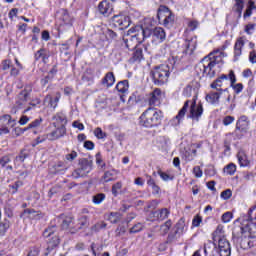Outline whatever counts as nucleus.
<instances>
[{"label": "nucleus", "instance_id": "5701e85b", "mask_svg": "<svg viewBox=\"0 0 256 256\" xmlns=\"http://www.w3.org/2000/svg\"><path fill=\"white\" fill-rule=\"evenodd\" d=\"M57 15H59V19L60 21H63L64 25H71V23L73 22V19L69 15V12L67 11V9H63V8L60 9L57 12Z\"/></svg>", "mask_w": 256, "mask_h": 256}, {"label": "nucleus", "instance_id": "dca6fc26", "mask_svg": "<svg viewBox=\"0 0 256 256\" xmlns=\"http://www.w3.org/2000/svg\"><path fill=\"white\" fill-rule=\"evenodd\" d=\"M247 129H249V118L242 115L237 120L235 133H237V131H240V133H247Z\"/></svg>", "mask_w": 256, "mask_h": 256}, {"label": "nucleus", "instance_id": "864d4df0", "mask_svg": "<svg viewBox=\"0 0 256 256\" xmlns=\"http://www.w3.org/2000/svg\"><path fill=\"white\" fill-rule=\"evenodd\" d=\"M41 123H43L42 118L35 119L33 122H31L28 125V129H37V127H39V125H41Z\"/></svg>", "mask_w": 256, "mask_h": 256}, {"label": "nucleus", "instance_id": "f3484780", "mask_svg": "<svg viewBox=\"0 0 256 256\" xmlns=\"http://www.w3.org/2000/svg\"><path fill=\"white\" fill-rule=\"evenodd\" d=\"M143 49L147 51V46H143L141 43L135 45V51L130 59L132 63H141V60L143 59Z\"/></svg>", "mask_w": 256, "mask_h": 256}, {"label": "nucleus", "instance_id": "ea45409f", "mask_svg": "<svg viewBox=\"0 0 256 256\" xmlns=\"http://www.w3.org/2000/svg\"><path fill=\"white\" fill-rule=\"evenodd\" d=\"M237 158L240 164V167H247L249 165V160H247V155L244 152H239Z\"/></svg>", "mask_w": 256, "mask_h": 256}, {"label": "nucleus", "instance_id": "473e14b6", "mask_svg": "<svg viewBox=\"0 0 256 256\" xmlns=\"http://www.w3.org/2000/svg\"><path fill=\"white\" fill-rule=\"evenodd\" d=\"M116 89L118 93H122V95H125V93H128L129 91V80H123L117 83Z\"/></svg>", "mask_w": 256, "mask_h": 256}, {"label": "nucleus", "instance_id": "052dcab7", "mask_svg": "<svg viewBox=\"0 0 256 256\" xmlns=\"http://www.w3.org/2000/svg\"><path fill=\"white\" fill-rule=\"evenodd\" d=\"M7 229H9V222L0 223V235H5Z\"/></svg>", "mask_w": 256, "mask_h": 256}, {"label": "nucleus", "instance_id": "3c124183", "mask_svg": "<svg viewBox=\"0 0 256 256\" xmlns=\"http://www.w3.org/2000/svg\"><path fill=\"white\" fill-rule=\"evenodd\" d=\"M2 71H8V69H11L13 67V62L9 59L2 61L1 64Z\"/></svg>", "mask_w": 256, "mask_h": 256}, {"label": "nucleus", "instance_id": "09e8293b", "mask_svg": "<svg viewBox=\"0 0 256 256\" xmlns=\"http://www.w3.org/2000/svg\"><path fill=\"white\" fill-rule=\"evenodd\" d=\"M76 157H78L77 151L72 150L70 153L65 155V160L69 161V163L75 161Z\"/></svg>", "mask_w": 256, "mask_h": 256}, {"label": "nucleus", "instance_id": "8fccbe9b", "mask_svg": "<svg viewBox=\"0 0 256 256\" xmlns=\"http://www.w3.org/2000/svg\"><path fill=\"white\" fill-rule=\"evenodd\" d=\"M232 219H233V213L231 212H225L221 217L222 223H229Z\"/></svg>", "mask_w": 256, "mask_h": 256}, {"label": "nucleus", "instance_id": "79ce46f5", "mask_svg": "<svg viewBox=\"0 0 256 256\" xmlns=\"http://www.w3.org/2000/svg\"><path fill=\"white\" fill-rule=\"evenodd\" d=\"M103 201H105L104 193H98V194L94 195L92 198V202L94 203V205H101V203H103Z\"/></svg>", "mask_w": 256, "mask_h": 256}, {"label": "nucleus", "instance_id": "de8ad7c7", "mask_svg": "<svg viewBox=\"0 0 256 256\" xmlns=\"http://www.w3.org/2000/svg\"><path fill=\"white\" fill-rule=\"evenodd\" d=\"M71 223H73V217L71 216L65 217V219L62 221V228L69 229L71 227Z\"/></svg>", "mask_w": 256, "mask_h": 256}, {"label": "nucleus", "instance_id": "b1692460", "mask_svg": "<svg viewBox=\"0 0 256 256\" xmlns=\"http://www.w3.org/2000/svg\"><path fill=\"white\" fill-rule=\"evenodd\" d=\"M221 91L219 92H210L206 95L207 103L211 105H219V99H221Z\"/></svg>", "mask_w": 256, "mask_h": 256}, {"label": "nucleus", "instance_id": "f03ea898", "mask_svg": "<svg viewBox=\"0 0 256 256\" xmlns=\"http://www.w3.org/2000/svg\"><path fill=\"white\" fill-rule=\"evenodd\" d=\"M226 49L227 46H222L221 50H215L204 57L195 67L197 75L213 79V77H215L214 67L223 61V57H225V52L223 51Z\"/></svg>", "mask_w": 256, "mask_h": 256}, {"label": "nucleus", "instance_id": "bf43d9fd", "mask_svg": "<svg viewBox=\"0 0 256 256\" xmlns=\"http://www.w3.org/2000/svg\"><path fill=\"white\" fill-rule=\"evenodd\" d=\"M129 101H132V103H139L141 101V98L139 97V92H134L130 97Z\"/></svg>", "mask_w": 256, "mask_h": 256}, {"label": "nucleus", "instance_id": "5fc2aeb1", "mask_svg": "<svg viewBox=\"0 0 256 256\" xmlns=\"http://www.w3.org/2000/svg\"><path fill=\"white\" fill-rule=\"evenodd\" d=\"M143 224L137 223L132 228H130L129 233H139L140 231H143Z\"/></svg>", "mask_w": 256, "mask_h": 256}, {"label": "nucleus", "instance_id": "423d86ee", "mask_svg": "<svg viewBox=\"0 0 256 256\" xmlns=\"http://www.w3.org/2000/svg\"><path fill=\"white\" fill-rule=\"evenodd\" d=\"M139 119V123L142 127H157V125L161 124V112L157 111L155 108H148L141 114Z\"/></svg>", "mask_w": 256, "mask_h": 256}, {"label": "nucleus", "instance_id": "20e7f679", "mask_svg": "<svg viewBox=\"0 0 256 256\" xmlns=\"http://www.w3.org/2000/svg\"><path fill=\"white\" fill-rule=\"evenodd\" d=\"M173 69H175V58L173 57L168 59V63L154 67L150 72L154 85L158 87L165 85L169 81Z\"/></svg>", "mask_w": 256, "mask_h": 256}, {"label": "nucleus", "instance_id": "6e6552de", "mask_svg": "<svg viewBox=\"0 0 256 256\" xmlns=\"http://www.w3.org/2000/svg\"><path fill=\"white\" fill-rule=\"evenodd\" d=\"M57 231V228L55 226H50L48 228H46L43 232V237H45L46 239H49V237H51V239H49L47 241L48 246H47V251L45 253V256L49 255V251H53V249H55V247L59 246V236L57 234H55Z\"/></svg>", "mask_w": 256, "mask_h": 256}, {"label": "nucleus", "instance_id": "58836bf2", "mask_svg": "<svg viewBox=\"0 0 256 256\" xmlns=\"http://www.w3.org/2000/svg\"><path fill=\"white\" fill-rule=\"evenodd\" d=\"M107 228V223H105L104 221H100L96 224H94L90 230L92 233H99V231H101V229H106Z\"/></svg>", "mask_w": 256, "mask_h": 256}, {"label": "nucleus", "instance_id": "72a5a7b5", "mask_svg": "<svg viewBox=\"0 0 256 256\" xmlns=\"http://www.w3.org/2000/svg\"><path fill=\"white\" fill-rule=\"evenodd\" d=\"M116 179H117V171L115 170L106 171L103 175L104 183H109L111 181H115Z\"/></svg>", "mask_w": 256, "mask_h": 256}, {"label": "nucleus", "instance_id": "774afa93", "mask_svg": "<svg viewBox=\"0 0 256 256\" xmlns=\"http://www.w3.org/2000/svg\"><path fill=\"white\" fill-rule=\"evenodd\" d=\"M249 61L250 63H252L254 65V63H256V51L255 50H252L250 53H249Z\"/></svg>", "mask_w": 256, "mask_h": 256}, {"label": "nucleus", "instance_id": "0eeeda50", "mask_svg": "<svg viewBox=\"0 0 256 256\" xmlns=\"http://www.w3.org/2000/svg\"><path fill=\"white\" fill-rule=\"evenodd\" d=\"M157 18L159 23L164 25V27H167V29H171L173 25L175 24V15L171 10H169V7L167 6H160L157 13Z\"/></svg>", "mask_w": 256, "mask_h": 256}, {"label": "nucleus", "instance_id": "a878e982", "mask_svg": "<svg viewBox=\"0 0 256 256\" xmlns=\"http://www.w3.org/2000/svg\"><path fill=\"white\" fill-rule=\"evenodd\" d=\"M88 225H89V217L82 215L77 219L76 224L74 226V230L81 231L83 227H87Z\"/></svg>", "mask_w": 256, "mask_h": 256}, {"label": "nucleus", "instance_id": "338daca9", "mask_svg": "<svg viewBox=\"0 0 256 256\" xmlns=\"http://www.w3.org/2000/svg\"><path fill=\"white\" fill-rule=\"evenodd\" d=\"M19 125H27L29 123V117L22 115L18 121Z\"/></svg>", "mask_w": 256, "mask_h": 256}, {"label": "nucleus", "instance_id": "cd10ccee", "mask_svg": "<svg viewBox=\"0 0 256 256\" xmlns=\"http://www.w3.org/2000/svg\"><path fill=\"white\" fill-rule=\"evenodd\" d=\"M24 214L28 215L29 219L35 220L43 219V217H45V214H43V212L35 211V209H25Z\"/></svg>", "mask_w": 256, "mask_h": 256}, {"label": "nucleus", "instance_id": "c03bdc74", "mask_svg": "<svg viewBox=\"0 0 256 256\" xmlns=\"http://www.w3.org/2000/svg\"><path fill=\"white\" fill-rule=\"evenodd\" d=\"M94 135L98 139H107V133L103 132V129L100 127L95 128Z\"/></svg>", "mask_w": 256, "mask_h": 256}, {"label": "nucleus", "instance_id": "39448f33", "mask_svg": "<svg viewBox=\"0 0 256 256\" xmlns=\"http://www.w3.org/2000/svg\"><path fill=\"white\" fill-rule=\"evenodd\" d=\"M189 103L190 119H194L195 121H199V119H201V115H203V104L199 103L197 105V95H195L192 100H187L184 103V106L178 112L177 116L172 120L174 125H179V123H181V119L185 117V113H187V109H189Z\"/></svg>", "mask_w": 256, "mask_h": 256}, {"label": "nucleus", "instance_id": "1a4fd4ad", "mask_svg": "<svg viewBox=\"0 0 256 256\" xmlns=\"http://www.w3.org/2000/svg\"><path fill=\"white\" fill-rule=\"evenodd\" d=\"M79 165L80 167L72 172V177L74 179H79V177H85L89 175V173H91V171L93 170V161L89 159L84 158L80 160Z\"/></svg>", "mask_w": 256, "mask_h": 256}, {"label": "nucleus", "instance_id": "9d476101", "mask_svg": "<svg viewBox=\"0 0 256 256\" xmlns=\"http://www.w3.org/2000/svg\"><path fill=\"white\" fill-rule=\"evenodd\" d=\"M30 96H31V90L24 89L20 91V93L16 97V102L14 107L11 110V113L15 115L17 114V111H19V109H23L25 105H27V102L29 101Z\"/></svg>", "mask_w": 256, "mask_h": 256}, {"label": "nucleus", "instance_id": "4468645a", "mask_svg": "<svg viewBox=\"0 0 256 256\" xmlns=\"http://www.w3.org/2000/svg\"><path fill=\"white\" fill-rule=\"evenodd\" d=\"M54 127H66L67 126V115L61 111L57 112L52 117Z\"/></svg>", "mask_w": 256, "mask_h": 256}, {"label": "nucleus", "instance_id": "e2e57ef3", "mask_svg": "<svg viewBox=\"0 0 256 256\" xmlns=\"http://www.w3.org/2000/svg\"><path fill=\"white\" fill-rule=\"evenodd\" d=\"M233 121H235V117H233V116H226L223 119V125H225V126L231 125V123H233Z\"/></svg>", "mask_w": 256, "mask_h": 256}, {"label": "nucleus", "instance_id": "f704fd0d", "mask_svg": "<svg viewBox=\"0 0 256 256\" xmlns=\"http://www.w3.org/2000/svg\"><path fill=\"white\" fill-rule=\"evenodd\" d=\"M243 7H245V0H235L234 11L237 13L238 19H241Z\"/></svg>", "mask_w": 256, "mask_h": 256}, {"label": "nucleus", "instance_id": "412c9836", "mask_svg": "<svg viewBox=\"0 0 256 256\" xmlns=\"http://www.w3.org/2000/svg\"><path fill=\"white\" fill-rule=\"evenodd\" d=\"M243 47H245V41L243 40V37H240L237 39L234 45V61H238L239 57H241L243 53Z\"/></svg>", "mask_w": 256, "mask_h": 256}, {"label": "nucleus", "instance_id": "37998d69", "mask_svg": "<svg viewBox=\"0 0 256 256\" xmlns=\"http://www.w3.org/2000/svg\"><path fill=\"white\" fill-rule=\"evenodd\" d=\"M236 171H237V166H235V164H233V163L228 164L224 168V173H226L227 175H235Z\"/></svg>", "mask_w": 256, "mask_h": 256}, {"label": "nucleus", "instance_id": "69168bd1", "mask_svg": "<svg viewBox=\"0 0 256 256\" xmlns=\"http://www.w3.org/2000/svg\"><path fill=\"white\" fill-rule=\"evenodd\" d=\"M149 220L150 221H159V215H157V210L150 212Z\"/></svg>", "mask_w": 256, "mask_h": 256}, {"label": "nucleus", "instance_id": "bb28decb", "mask_svg": "<svg viewBox=\"0 0 256 256\" xmlns=\"http://www.w3.org/2000/svg\"><path fill=\"white\" fill-rule=\"evenodd\" d=\"M229 77L225 74H222L218 79H216L212 84L211 88L216 89L217 91H220L223 93V89L219 87H223V81H227Z\"/></svg>", "mask_w": 256, "mask_h": 256}, {"label": "nucleus", "instance_id": "aec40b11", "mask_svg": "<svg viewBox=\"0 0 256 256\" xmlns=\"http://www.w3.org/2000/svg\"><path fill=\"white\" fill-rule=\"evenodd\" d=\"M183 229H185L183 223L179 222L175 225L174 232H171L168 235L167 243H173V241L177 240V238L183 233Z\"/></svg>", "mask_w": 256, "mask_h": 256}, {"label": "nucleus", "instance_id": "a211bd4d", "mask_svg": "<svg viewBox=\"0 0 256 256\" xmlns=\"http://www.w3.org/2000/svg\"><path fill=\"white\" fill-rule=\"evenodd\" d=\"M98 11L99 13H101V15H104V17H109V15L113 13V6L111 5V3H109V1L104 0L99 3Z\"/></svg>", "mask_w": 256, "mask_h": 256}, {"label": "nucleus", "instance_id": "2eb2a0df", "mask_svg": "<svg viewBox=\"0 0 256 256\" xmlns=\"http://www.w3.org/2000/svg\"><path fill=\"white\" fill-rule=\"evenodd\" d=\"M113 22L121 29H127L131 25V19L129 16L116 15L113 17Z\"/></svg>", "mask_w": 256, "mask_h": 256}, {"label": "nucleus", "instance_id": "13d9d810", "mask_svg": "<svg viewBox=\"0 0 256 256\" xmlns=\"http://www.w3.org/2000/svg\"><path fill=\"white\" fill-rule=\"evenodd\" d=\"M203 221V218L201 216L197 215L192 220L193 227H199Z\"/></svg>", "mask_w": 256, "mask_h": 256}, {"label": "nucleus", "instance_id": "f8f14e48", "mask_svg": "<svg viewBox=\"0 0 256 256\" xmlns=\"http://www.w3.org/2000/svg\"><path fill=\"white\" fill-rule=\"evenodd\" d=\"M55 130L47 134V139L49 141H57V139H61V137H65L67 135V127L54 126Z\"/></svg>", "mask_w": 256, "mask_h": 256}, {"label": "nucleus", "instance_id": "4c0bfd02", "mask_svg": "<svg viewBox=\"0 0 256 256\" xmlns=\"http://www.w3.org/2000/svg\"><path fill=\"white\" fill-rule=\"evenodd\" d=\"M156 211H157L156 215H158L159 221H165V219H167L171 213L167 208H162Z\"/></svg>", "mask_w": 256, "mask_h": 256}, {"label": "nucleus", "instance_id": "e433bc0d", "mask_svg": "<svg viewBox=\"0 0 256 256\" xmlns=\"http://www.w3.org/2000/svg\"><path fill=\"white\" fill-rule=\"evenodd\" d=\"M106 219L110 221V223H119V221H121V213L111 212L110 214L106 215Z\"/></svg>", "mask_w": 256, "mask_h": 256}, {"label": "nucleus", "instance_id": "a19ab883", "mask_svg": "<svg viewBox=\"0 0 256 256\" xmlns=\"http://www.w3.org/2000/svg\"><path fill=\"white\" fill-rule=\"evenodd\" d=\"M171 225H173V222H171V220L166 221L160 226V233L162 235H167L169 233V229H171Z\"/></svg>", "mask_w": 256, "mask_h": 256}, {"label": "nucleus", "instance_id": "ddd939ff", "mask_svg": "<svg viewBox=\"0 0 256 256\" xmlns=\"http://www.w3.org/2000/svg\"><path fill=\"white\" fill-rule=\"evenodd\" d=\"M220 256H231V244L227 238L217 240Z\"/></svg>", "mask_w": 256, "mask_h": 256}, {"label": "nucleus", "instance_id": "680f3d73", "mask_svg": "<svg viewBox=\"0 0 256 256\" xmlns=\"http://www.w3.org/2000/svg\"><path fill=\"white\" fill-rule=\"evenodd\" d=\"M39 253H41V250L37 247H33L29 250L27 256H39Z\"/></svg>", "mask_w": 256, "mask_h": 256}, {"label": "nucleus", "instance_id": "6ab92c4d", "mask_svg": "<svg viewBox=\"0 0 256 256\" xmlns=\"http://www.w3.org/2000/svg\"><path fill=\"white\" fill-rule=\"evenodd\" d=\"M184 47V53L186 55H193V52L195 51V49H197V37L187 39L184 43Z\"/></svg>", "mask_w": 256, "mask_h": 256}, {"label": "nucleus", "instance_id": "6e6d98bb", "mask_svg": "<svg viewBox=\"0 0 256 256\" xmlns=\"http://www.w3.org/2000/svg\"><path fill=\"white\" fill-rule=\"evenodd\" d=\"M27 157H29V155L25 153V150H22L20 154L16 156L15 161H20L21 163H23V161H25Z\"/></svg>", "mask_w": 256, "mask_h": 256}, {"label": "nucleus", "instance_id": "c9c22d12", "mask_svg": "<svg viewBox=\"0 0 256 256\" xmlns=\"http://www.w3.org/2000/svg\"><path fill=\"white\" fill-rule=\"evenodd\" d=\"M11 163V156L5 155L0 159L1 167H6L7 171H13V166L9 165Z\"/></svg>", "mask_w": 256, "mask_h": 256}, {"label": "nucleus", "instance_id": "603ef678", "mask_svg": "<svg viewBox=\"0 0 256 256\" xmlns=\"http://www.w3.org/2000/svg\"><path fill=\"white\" fill-rule=\"evenodd\" d=\"M232 195L233 192L231 191V189H226L223 192H221L220 197L227 201V199H231Z\"/></svg>", "mask_w": 256, "mask_h": 256}, {"label": "nucleus", "instance_id": "2f4dec72", "mask_svg": "<svg viewBox=\"0 0 256 256\" xmlns=\"http://www.w3.org/2000/svg\"><path fill=\"white\" fill-rule=\"evenodd\" d=\"M102 85H106V87H113V85H115V75L113 72H108L105 75L102 79Z\"/></svg>", "mask_w": 256, "mask_h": 256}, {"label": "nucleus", "instance_id": "a18cd8bd", "mask_svg": "<svg viewBox=\"0 0 256 256\" xmlns=\"http://www.w3.org/2000/svg\"><path fill=\"white\" fill-rule=\"evenodd\" d=\"M9 187L10 189H12V195H15V193L19 191V188L23 187V181L18 180L14 184L10 185Z\"/></svg>", "mask_w": 256, "mask_h": 256}, {"label": "nucleus", "instance_id": "9b49d317", "mask_svg": "<svg viewBox=\"0 0 256 256\" xmlns=\"http://www.w3.org/2000/svg\"><path fill=\"white\" fill-rule=\"evenodd\" d=\"M163 99V92L161 89H154L148 96L147 101L150 106L161 105V100Z\"/></svg>", "mask_w": 256, "mask_h": 256}, {"label": "nucleus", "instance_id": "393cba45", "mask_svg": "<svg viewBox=\"0 0 256 256\" xmlns=\"http://www.w3.org/2000/svg\"><path fill=\"white\" fill-rule=\"evenodd\" d=\"M59 99H61V94H57L55 98H53V96L51 95H47L45 98H44V103L45 104H48L49 107H51L52 109H57V105L59 103Z\"/></svg>", "mask_w": 256, "mask_h": 256}, {"label": "nucleus", "instance_id": "49530a36", "mask_svg": "<svg viewBox=\"0 0 256 256\" xmlns=\"http://www.w3.org/2000/svg\"><path fill=\"white\" fill-rule=\"evenodd\" d=\"M123 187V183L122 182H117L112 186V195H114V197H117V195H119V191L120 189H122Z\"/></svg>", "mask_w": 256, "mask_h": 256}, {"label": "nucleus", "instance_id": "c85d7f7f", "mask_svg": "<svg viewBox=\"0 0 256 256\" xmlns=\"http://www.w3.org/2000/svg\"><path fill=\"white\" fill-rule=\"evenodd\" d=\"M229 77L231 81V87L234 89L235 93H241V91H243V85L241 83L235 84L237 79L235 78V73L233 71H230Z\"/></svg>", "mask_w": 256, "mask_h": 256}, {"label": "nucleus", "instance_id": "4be33fe9", "mask_svg": "<svg viewBox=\"0 0 256 256\" xmlns=\"http://www.w3.org/2000/svg\"><path fill=\"white\" fill-rule=\"evenodd\" d=\"M49 51L45 48L39 49L35 54H34V59L35 61H39L40 59L42 60L43 63H48L49 62Z\"/></svg>", "mask_w": 256, "mask_h": 256}, {"label": "nucleus", "instance_id": "7c9ffc66", "mask_svg": "<svg viewBox=\"0 0 256 256\" xmlns=\"http://www.w3.org/2000/svg\"><path fill=\"white\" fill-rule=\"evenodd\" d=\"M240 221H250V223L256 221V206L250 208L247 215L242 216Z\"/></svg>", "mask_w": 256, "mask_h": 256}, {"label": "nucleus", "instance_id": "4d7b16f0", "mask_svg": "<svg viewBox=\"0 0 256 256\" xmlns=\"http://www.w3.org/2000/svg\"><path fill=\"white\" fill-rule=\"evenodd\" d=\"M158 175L161 177L163 181H172L173 177H171L169 174L163 172V171H158Z\"/></svg>", "mask_w": 256, "mask_h": 256}, {"label": "nucleus", "instance_id": "0e129e2a", "mask_svg": "<svg viewBox=\"0 0 256 256\" xmlns=\"http://www.w3.org/2000/svg\"><path fill=\"white\" fill-rule=\"evenodd\" d=\"M193 173L195 175V177H203V171L201 170V168L199 166H195L193 168Z\"/></svg>", "mask_w": 256, "mask_h": 256}, {"label": "nucleus", "instance_id": "f257e3e1", "mask_svg": "<svg viewBox=\"0 0 256 256\" xmlns=\"http://www.w3.org/2000/svg\"><path fill=\"white\" fill-rule=\"evenodd\" d=\"M135 34L130 37V39H123L126 49H134L133 41L136 43H142L148 37L152 36L153 43H163L167 35L165 30L161 27H156L153 30L149 28H143V26H136L134 28Z\"/></svg>", "mask_w": 256, "mask_h": 256}, {"label": "nucleus", "instance_id": "c756f323", "mask_svg": "<svg viewBox=\"0 0 256 256\" xmlns=\"http://www.w3.org/2000/svg\"><path fill=\"white\" fill-rule=\"evenodd\" d=\"M212 239L214 243H217L219 239H225V231L223 230V225H218L216 230L212 234Z\"/></svg>", "mask_w": 256, "mask_h": 256}, {"label": "nucleus", "instance_id": "7ed1b4c3", "mask_svg": "<svg viewBox=\"0 0 256 256\" xmlns=\"http://www.w3.org/2000/svg\"><path fill=\"white\" fill-rule=\"evenodd\" d=\"M234 243H239L242 249H251L253 242L249 239H256V223L243 220L240 227H235L232 232Z\"/></svg>", "mask_w": 256, "mask_h": 256}]
</instances>
